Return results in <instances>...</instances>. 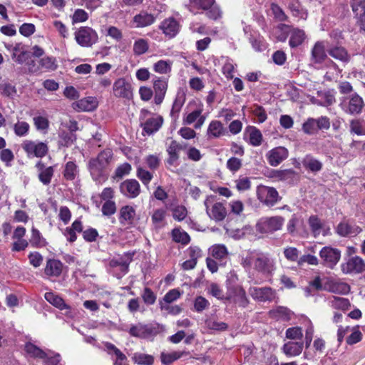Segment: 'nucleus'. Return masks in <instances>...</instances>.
<instances>
[{
	"label": "nucleus",
	"mask_w": 365,
	"mask_h": 365,
	"mask_svg": "<svg viewBox=\"0 0 365 365\" xmlns=\"http://www.w3.org/2000/svg\"><path fill=\"white\" fill-rule=\"evenodd\" d=\"M241 264L247 271L253 269L266 278L272 277L277 269L275 259L269 253L262 252H249L242 258Z\"/></svg>",
	"instance_id": "obj_1"
},
{
	"label": "nucleus",
	"mask_w": 365,
	"mask_h": 365,
	"mask_svg": "<svg viewBox=\"0 0 365 365\" xmlns=\"http://www.w3.org/2000/svg\"><path fill=\"white\" fill-rule=\"evenodd\" d=\"M204 106L200 101H190L182 115V124L185 125L193 124L195 129H200L206 120V116L202 114Z\"/></svg>",
	"instance_id": "obj_2"
},
{
	"label": "nucleus",
	"mask_w": 365,
	"mask_h": 365,
	"mask_svg": "<svg viewBox=\"0 0 365 365\" xmlns=\"http://www.w3.org/2000/svg\"><path fill=\"white\" fill-rule=\"evenodd\" d=\"M112 156V151L108 149L101 152L96 158L89 160L88 169L95 181L100 180L103 176L104 170L109 165Z\"/></svg>",
	"instance_id": "obj_3"
},
{
	"label": "nucleus",
	"mask_w": 365,
	"mask_h": 365,
	"mask_svg": "<svg viewBox=\"0 0 365 365\" xmlns=\"http://www.w3.org/2000/svg\"><path fill=\"white\" fill-rule=\"evenodd\" d=\"M165 327L157 322L149 324L138 323L130 326L128 331L133 337L143 339L153 340L158 334L164 331Z\"/></svg>",
	"instance_id": "obj_4"
},
{
	"label": "nucleus",
	"mask_w": 365,
	"mask_h": 365,
	"mask_svg": "<svg viewBox=\"0 0 365 365\" xmlns=\"http://www.w3.org/2000/svg\"><path fill=\"white\" fill-rule=\"evenodd\" d=\"M139 119L143 132L148 135L157 132L163 123V118L161 115L153 113L146 109L140 110Z\"/></svg>",
	"instance_id": "obj_5"
},
{
	"label": "nucleus",
	"mask_w": 365,
	"mask_h": 365,
	"mask_svg": "<svg viewBox=\"0 0 365 365\" xmlns=\"http://www.w3.org/2000/svg\"><path fill=\"white\" fill-rule=\"evenodd\" d=\"M204 205L206 213L211 220L220 222L226 217L227 212L225 205L219 201L216 196H207L205 200Z\"/></svg>",
	"instance_id": "obj_6"
},
{
	"label": "nucleus",
	"mask_w": 365,
	"mask_h": 365,
	"mask_svg": "<svg viewBox=\"0 0 365 365\" xmlns=\"http://www.w3.org/2000/svg\"><path fill=\"white\" fill-rule=\"evenodd\" d=\"M285 222L282 216L262 217L257 223V231L262 234H272L281 230Z\"/></svg>",
	"instance_id": "obj_7"
},
{
	"label": "nucleus",
	"mask_w": 365,
	"mask_h": 365,
	"mask_svg": "<svg viewBox=\"0 0 365 365\" xmlns=\"http://www.w3.org/2000/svg\"><path fill=\"white\" fill-rule=\"evenodd\" d=\"M215 2V0H190V7L207 11L206 16L209 19L216 20L221 17L222 12Z\"/></svg>",
	"instance_id": "obj_8"
},
{
	"label": "nucleus",
	"mask_w": 365,
	"mask_h": 365,
	"mask_svg": "<svg viewBox=\"0 0 365 365\" xmlns=\"http://www.w3.org/2000/svg\"><path fill=\"white\" fill-rule=\"evenodd\" d=\"M75 39L80 46L90 47L98 41V36L92 28L82 26L75 32Z\"/></svg>",
	"instance_id": "obj_9"
},
{
	"label": "nucleus",
	"mask_w": 365,
	"mask_h": 365,
	"mask_svg": "<svg viewBox=\"0 0 365 365\" xmlns=\"http://www.w3.org/2000/svg\"><path fill=\"white\" fill-rule=\"evenodd\" d=\"M257 195L258 200L268 207L274 206L281 199L274 187L265 185L257 187Z\"/></svg>",
	"instance_id": "obj_10"
},
{
	"label": "nucleus",
	"mask_w": 365,
	"mask_h": 365,
	"mask_svg": "<svg viewBox=\"0 0 365 365\" xmlns=\"http://www.w3.org/2000/svg\"><path fill=\"white\" fill-rule=\"evenodd\" d=\"M133 88L130 80L119 78L113 85V93L115 97L130 100L133 96Z\"/></svg>",
	"instance_id": "obj_11"
},
{
	"label": "nucleus",
	"mask_w": 365,
	"mask_h": 365,
	"mask_svg": "<svg viewBox=\"0 0 365 365\" xmlns=\"http://www.w3.org/2000/svg\"><path fill=\"white\" fill-rule=\"evenodd\" d=\"M319 257L323 264L330 269H334L340 261L341 251L331 246H325L319 251Z\"/></svg>",
	"instance_id": "obj_12"
},
{
	"label": "nucleus",
	"mask_w": 365,
	"mask_h": 365,
	"mask_svg": "<svg viewBox=\"0 0 365 365\" xmlns=\"http://www.w3.org/2000/svg\"><path fill=\"white\" fill-rule=\"evenodd\" d=\"M21 147L29 157L42 158L45 156L48 150L46 143L43 142H34L32 140H24Z\"/></svg>",
	"instance_id": "obj_13"
},
{
	"label": "nucleus",
	"mask_w": 365,
	"mask_h": 365,
	"mask_svg": "<svg viewBox=\"0 0 365 365\" xmlns=\"http://www.w3.org/2000/svg\"><path fill=\"white\" fill-rule=\"evenodd\" d=\"M341 271L344 274H359L365 271V262L359 256L349 258L341 265Z\"/></svg>",
	"instance_id": "obj_14"
},
{
	"label": "nucleus",
	"mask_w": 365,
	"mask_h": 365,
	"mask_svg": "<svg viewBox=\"0 0 365 365\" xmlns=\"http://www.w3.org/2000/svg\"><path fill=\"white\" fill-rule=\"evenodd\" d=\"M288 150L279 146L269 150L266 154L267 160L271 166L276 167L288 158Z\"/></svg>",
	"instance_id": "obj_15"
},
{
	"label": "nucleus",
	"mask_w": 365,
	"mask_h": 365,
	"mask_svg": "<svg viewBox=\"0 0 365 365\" xmlns=\"http://www.w3.org/2000/svg\"><path fill=\"white\" fill-rule=\"evenodd\" d=\"M120 191L125 197L133 199L140 195V186L136 180L128 179L120 183Z\"/></svg>",
	"instance_id": "obj_16"
},
{
	"label": "nucleus",
	"mask_w": 365,
	"mask_h": 365,
	"mask_svg": "<svg viewBox=\"0 0 365 365\" xmlns=\"http://www.w3.org/2000/svg\"><path fill=\"white\" fill-rule=\"evenodd\" d=\"M227 298L242 307H245L248 304L245 291L240 285L230 286Z\"/></svg>",
	"instance_id": "obj_17"
},
{
	"label": "nucleus",
	"mask_w": 365,
	"mask_h": 365,
	"mask_svg": "<svg viewBox=\"0 0 365 365\" xmlns=\"http://www.w3.org/2000/svg\"><path fill=\"white\" fill-rule=\"evenodd\" d=\"M168 89V79L163 77L155 76L153 79L154 101L160 105L163 101Z\"/></svg>",
	"instance_id": "obj_18"
},
{
	"label": "nucleus",
	"mask_w": 365,
	"mask_h": 365,
	"mask_svg": "<svg viewBox=\"0 0 365 365\" xmlns=\"http://www.w3.org/2000/svg\"><path fill=\"white\" fill-rule=\"evenodd\" d=\"M129 262H127L119 257L118 259H112L108 263V271L112 273L118 279H120L128 271Z\"/></svg>",
	"instance_id": "obj_19"
},
{
	"label": "nucleus",
	"mask_w": 365,
	"mask_h": 365,
	"mask_svg": "<svg viewBox=\"0 0 365 365\" xmlns=\"http://www.w3.org/2000/svg\"><path fill=\"white\" fill-rule=\"evenodd\" d=\"M308 224L314 237L320 234L327 236L330 234V228L317 215H312L308 220Z\"/></svg>",
	"instance_id": "obj_20"
},
{
	"label": "nucleus",
	"mask_w": 365,
	"mask_h": 365,
	"mask_svg": "<svg viewBox=\"0 0 365 365\" xmlns=\"http://www.w3.org/2000/svg\"><path fill=\"white\" fill-rule=\"evenodd\" d=\"M34 62L31 61L29 63V70L30 72L34 73L38 70H42L46 72L53 71L58 68V64L56 58L53 56H46L41 58L38 61V66L34 68Z\"/></svg>",
	"instance_id": "obj_21"
},
{
	"label": "nucleus",
	"mask_w": 365,
	"mask_h": 365,
	"mask_svg": "<svg viewBox=\"0 0 365 365\" xmlns=\"http://www.w3.org/2000/svg\"><path fill=\"white\" fill-rule=\"evenodd\" d=\"M344 111L349 114H358L361 112L364 106V101L357 93H354L349 98V101L342 103Z\"/></svg>",
	"instance_id": "obj_22"
},
{
	"label": "nucleus",
	"mask_w": 365,
	"mask_h": 365,
	"mask_svg": "<svg viewBox=\"0 0 365 365\" xmlns=\"http://www.w3.org/2000/svg\"><path fill=\"white\" fill-rule=\"evenodd\" d=\"M362 229L355 223L341 222L336 228V232L341 237H354L359 234Z\"/></svg>",
	"instance_id": "obj_23"
},
{
	"label": "nucleus",
	"mask_w": 365,
	"mask_h": 365,
	"mask_svg": "<svg viewBox=\"0 0 365 365\" xmlns=\"http://www.w3.org/2000/svg\"><path fill=\"white\" fill-rule=\"evenodd\" d=\"M249 293L253 299L261 302L272 301L275 297L274 292L269 287H251Z\"/></svg>",
	"instance_id": "obj_24"
},
{
	"label": "nucleus",
	"mask_w": 365,
	"mask_h": 365,
	"mask_svg": "<svg viewBox=\"0 0 365 365\" xmlns=\"http://www.w3.org/2000/svg\"><path fill=\"white\" fill-rule=\"evenodd\" d=\"M98 105V101L96 97H86L79 101H75L72 107L77 111L89 112L94 110Z\"/></svg>",
	"instance_id": "obj_25"
},
{
	"label": "nucleus",
	"mask_w": 365,
	"mask_h": 365,
	"mask_svg": "<svg viewBox=\"0 0 365 365\" xmlns=\"http://www.w3.org/2000/svg\"><path fill=\"white\" fill-rule=\"evenodd\" d=\"M180 27L178 21L173 17L165 19L160 26L163 33L169 38L174 37L179 32Z\"/></svg>",
	"instance_id": "obj_26"
},
{
	"label": "nucleus",
	"mask_w": 365,
	"mask_h": 365,
	"mask_svg": "<svg viewBox=\"0 0 365 365\" xmlns=\"http://www.w3.org/2000/svg\"><path fill=\"white\" fill-rule=\"evenodd\" d=\"M63 263L56 259H48L44 268V274L48 277H58L63 271Z\"/></svg>",
	"instance_id": "obj_27"
},
{
	"label": "nucleus",
	"mask_w": 365,
	"mask_h": 365,
	"mask_svg": "<svg viewBox=\"0 0 365 365\" xmlns=\"http://www.w3.org/2000/svg\"><path fill=\"white\" fill-rule=\"evenodd\" d=\"M36 167L38 171V177L40 182L44 185H49L54 173L53 167H45L44 164L41 161L38 162Z\"/></svg>",
	"instance_id": "obj_28"
},
{
	"label": "nucleus",
	"mask_w": 365,
	"mask_h": 365,
	"mask_svg": "<svg viewBox=\"0 0 365 365\" xmlns=\"http://www.w3.org/2000/svg\"><path fill=\"white\" fill-rule=\"evenodd\" d=\"M182 150V145L175 140H172L167 148L168 158L166 160L169 165H177L180 158V152Z\"/></svg>",
	"instance_id": "obj_29"
},
{
	"label": "nucleus",
	"mask_w": 365,
	"mask_h": 365,
	"mask_svg": "<svg viewBox=\"0 0 365 365\" xmlns=\"http://www.w3.org/2000/svg\"><path fill=\"white\" fill-rule=\"evenodd\" d=\"M79 168L74 161H68L63 166V178L66 181H74L79 177Z\"/></svg>",
	"instance_id": "obj_30"
},
{
	"label": "nucleus",
	"mask_w": 365,
	"mask_h": 365,
	"mask_svg": "<svg viewBox=\"0 0 365 365\" xmlns=\"http://www.w3.org/2000/svg\"><path fill=\"white\" fill-rule=\"evenodd\" d=\"M135 216V210L130 205L123 206L119 211V222L123 225H130Z\"/></svg>",
	"instance_id": "obj_31"
},
{
	"label": "nucleus",
	"mask_w": 365,
	"mask_h": 365,
	"mask_svg": "<svg viewBox=\"0 0 365 365\" xmlns=\"http://www.w3.org/2000/svg\"><path fill=\"white\" fill-rule=\"evenodd\" d=\"M104 346L109 354H114L115 356L113 365H128L126 356L114 344L106 342Z\"/></svg>",
	"instance_id": "obj_32"
},
{
	"label": "nucleus",
	"mask_w": 365,
	"mask_h": 365,
	"mask_svg": "<svg viewBox=\"0 0 365 365\" xmlns=\"http://www.w3.org/2000/svg\"><path fill=\"white\" fill-rule=\"evenodd\" d=\"M155 21V16L146 11H141L133 17L135 27L143 28L150 26Z\"/></svg>",
	"instance_id": "obj_33"
},
{
	"label": "nucleus",
	"mask_w": 365,
	"mask_h": 365,
	"mask_svg": "<svg viewBox=\"0 0 365 365\" xmlns=\"http://www.w3.org/2000/svg\"><path fill=\"white\" fill-rule=\"evenodd\" d=\"M245 135L248 138V142L253 146H259L262 142V134L261 131L255 126H247Z\"/></svg>",
	"instance_id": "obj_34"
},
{
	"label": "nucleus",
	"mask_w": 365,
	"mask_h": 365,
	"mask_svg": "<svg viewBox=\"0 0 365 365\" xmlns=\"http://www.w3.org/2000/svg\"><path fill=\"white\" fill-rule=\"evenodd\" d=\"M326 58L327 54L324 42L317 41L312 50V61L314 63H321Z\"/></svg>",
	"instance_id": "obj_35"
},
{
	"label": "nucleus",
	"mask_w": 365,
	"mask_h": 365,
	"mask_svg": "<svg viewBox=\"0 0 365 365\" xmlns=\"http://www.w3.org/2000/svg\"><path fill=\"white\" fill-rule=\"evenodd\" d=\"M353 12L359 19L360 29L365 33V0L351 4Z\"/></svg>",
	"instance_id": "obj_36"
},
{
	"label": "nucleus",
	"mask_w": 365,
	"mask_h": 365,
	"mask_svg": "<svg viewBox=\"0 0 365 365\" xmlns=\"http://www.w3.org/2000/svg\"><path fill=\"white\" fill-rule=\"evenodd\" d=\"M185 99L186 96L184 92H178L170 110V116L173 120H176L178 118L179 113L185 102Z\"/></svg>",
	"instance_id": "obj_37"
},
{
	"label": "nucleus",
	"mask_w": 365,
	"mask_h": 365,
	"mask_svg": "<svg viewBox=\"0 0 365 365\" xmlns=\"http://www.w3.org/2000/svg\"><path fill=\"white\" fill-rule=\"evenodd\" d=\"M317 97L320 98V99L312 98L311 99V101L313 103L321 106L327 107L332 105L335 102L334 96L331 94L329 91H318Z\"/></svg>",
	"instance_id": "obj_38"
},
{
	"label": "nucleus",
	"mask_w": 365,
	"mask_h": 365,
	"mask_svg": "<svg viewBox=\"0 0 365 365\" xmlns=\"http://www.w3.org/2000/svg\"><path fill=\"white\" fill-rule=\"evenodd\" d=\"M304 347L303 342H287L283 345V352L289 356H296L299 355Z\"/></svg>",
	"instance_id": "obj_39"
},
{
	"label": "nucleus",
	"mask_w": 365,
	"mask_h": 365,
	"mask_svg": "<svg viewBox=\"0 0 365 365\" xmlns=\"http://www.w3.org/2000/svg\"><path fill=\"white\" fill-rule=\"evenodd\" d=\"M210 255L215 259L223 260L227 258L228 251L225 245L216 244L209 248Z\"/></svg>",
	"instance_id": "obj_40"
},
{
	"label": "nucleus",
	"mask_w": 365,
	"mask_h": 365,
	"mask_svg": "<svg viewBox=\"0 0 365 365\" xmlns=\"http://www.w3.org/2000/svg\"><path fill=\"white\" fill-rule=\"evenodd\" d=\"M44 297L47 302L61 310L70 309L69 306L65 303L64 300L53 292H46Z\"/></svg>",
	"instance_id": "obj_41"
},
{
	"label": "nucleus",
	"mask_w": 365,
	"mask_h": 365,
	"mask_svg": "<svg viewBox=\"0 0 365 365\" xmlns=\"http://www.w3.org/2000/svg\"><path fill=\"white\" fill-rule=\"evenodd\" d=\"M272 317L282 321H289L291 319L292 312L284 307H279L274 309H272L269 312Z\"/></svg>",
	"instance_id": "obj_42"
},
{
	"label": "nucleus",
	"mask_w": 365,
	"mask_h": 365,
	"mask_svg": "<svg viewBox=\"0 0 365 365\" xmlns=\"http://www.w3.org/2000/svg\"><path fill=\"white\" fill-rule=\"evenodd\" d=\"M225 134V128L220 121L212 120L207 128V135L212 138H219Z\"/></svg>",
	"instance_id": "obj_43"
},
{
	"label": "nucleus",
	"mask_w": 365,
	"mask_h": 365,
	"mask_svg": "<svg viewBox=\"0 0 365 365\" xmlns=\"http://www.w3.org/2000/svg\"><path fill=\"white\" fill-rule=\"evenodd\" d=\"M303 166L312 172H319L322 168V163L311 155H306L302 160Z\"/></svg>",
	"instance_id": "obj_44"
},
{
	"label": "nucleus",
	"mask_w": 365,
	"mask_h": 365,
	"mask_svg": "<svg viewBox=\"0 0 365 365\" xmlns=\"http://www.w3.org/2000/svg\"><path fill=\"white\" fill-rule=\"evenodd\" d=\"M0 94L4 97L13 99L17 95V89L15 85L4 81L0 83Z\"/></svg>",
	"instance_id": "obj_45"
},
{
	"label": "nucleus",
	"mask_w": 365,
	"mask_h": 365,
	"mask_svg": "<svg viewBox=\"0 0 365 365\" xmlns=\"http://www.w3.org/2000/svg\"><path fill=\"white\" fill-rule=\"evenodd\" d=\"M305 38L304 31L298 29H294L291 32L289 38V46L292 48L297 47L301 45Z\"/></svg>",
	"instance_id": "obj_46"
},
{
	"label": "nucleus",
	"mask_w": 365,
	"mask_h": 365,
	"mask_svg": "<svg viewBox=\"0 0 365 365\" xmlns=\"http://www.w3.org/2000/svg\"><path fill=\"white\" fill-rule=\"evenodd\" d=\"M329 290L334 294H346L350 291V286L342 282H333L329 285Z\"/></svg>",
	"instance_id": "obj_47"
},
{
	"label": "nucleus",
	"mask_w": 365,
	"mask_h": 365,
	"mask_svg": "<svg viewBox=\"0 0 365 365\" xmlns=\"http://www.w3.org/2000/svg\"><path fill=\"white\" fill-rule=\"evenodd\" d=\"M34 125L36 129L41 133L46 134L49 128L48 119L42 115H36L33 118Z\"/></svg>",
	"instance_id": "obj_48"
},
{
	"label": "nucleus",
	"mask_w": 365,
	"mask_h": 365,
	"mask_svg": "<svg viewBox=\"0 0 365 365\" xmlns=\"http://www.w3.org/2000/svg\"><path fill=\"white\" fill-rule=\"evenodd\" d=\"M173 62L170 60H160L153 64V70L160 74H168L171 71Z\"/></svg>",
	"instance_id": "obj_49"
},
{
	"label": "nucleus",
	"mask_w": 365,
	"mask_h": 365,
	"mask_svg": "<svg viewBox=\"0 0 365 365\" xmlns=\"http://www.w3.org/2000/svg\"><path fill=\"white\" fill-rule=\"evenodd\" d=\"M222 73L227 78H232L234 77V71L235 68V64L233 62V60L227 58L223 57L222 58Z\"/></svg>",
	"instance_id": "obj_50"
},
{
	"label": "nucleus",
	"mask_w": 365,
	"mask_h": 365,
	"mask_svg": "<svg viewBox=\"0 0 365 365\" xmlns=\"http://www.w3.org/2000/svg\"><path fill=\"white\" fill-rule=\"evenodd\" d=\"M172 237L175 242L181 243L182 245H187L190 241L189 235L180 228L173 230Z\"/></svg>",
	"instance_id": "obj_51"
},
{
	"label": "nucleus",
	"mask_w": 365,
	"mask_h": 365,
	"mask_svg": "<svg viewBox=\"0 0 365 365\" xmlns=\"http://www.w3.org/2000/svg\"><path fill=\"white\" fill-rule=\"evenodd\" d=\"M205 327L210 330L216 331H225L228 328V325L223 322H219L214 318H208L205 322Z\"/></svg>",
	"instance_id": "obj_52"
},
{
	"label": "nucleus",
	"mask_w": 365,
	"mask_h": 365,
	"mask_svg": "<svg viewBox=\"0 0 365 365\" xmlns=\"http://www.w3.org/2000/svg\"><path fill=\"white\" fill-rule=\"evenodd\" d=\"M149 48L148 40L138 38L133 43V51L135 55L140 56L145 53Z\"/></svg>",
	"instance_id": "obj_53"
},
{
	"label": "nucleus",
	"mask_w": 365,
	"mask_h": 365,
	"mask_svg": "<svg viewBox=\"0 0 365 365\" xmlns=\"http://www.w3.org/2000/svg\"><path fill=\"white\" fill-rule=\"evenodd\" d=\"M132 359L135 364L140 365H152L154 362V358L152 355L140 352L135 353Z\"/></svg>",
	"instance_id": "obj_54"
},
{
	"label": "nucleus",
	"mask_w": 365,
	"mask_h": 365,
	"mask_svg": "<svg viewBox=\"0 0 365 365\" xmlns=\"http://www.w3.org/2000/svg\"><path fill=\"white\" fill-rule=\"evenodd\" d=\"M25 350L31 357L44 359L46 356V353L44 351L32 343L26 344Z\"/></svg>",
	"instance_id": "obj_55"
},
{
	"label": "nucleus",
	"mask_w": 365,
	"mask_h": 365,
	"mask_svg": "<svg viewBox=\"0 0 365 365\" xmlns=\"http://www.w3.org/2000/svg\"><path fill=\"white\" fill-rule=\"evenodd\" d=\"M185 354H187L185 351H173L171 353L163 352L160 355V359L163 364L168 365L181 358Z\"/></svg>",
	"instance_id": "obj_56"
},
{
	"label": "nucleus",
	"mask_w": 365,
	"mask_h": 365,
	"mask_svg": "<svg viewBox=\"0 0 365 365\" xmlns=\"http://www.w3.org/2000/svg\"><path fill=\"white\" fill-rule=\"evenodd\" d=\"M14 133L19 137H24L28 135L30 125L29 124L24 120H18L13 125Z\"/></svg>",
	"instance_id": "obj_57"
},
{
	"label": "nucleus",
	"mask_w": 365,
	"mask_h": 365,
	"mask_svg": "<svg viewBox=\"0 0 365 365\" xmlns=\"http://www.w3.org/2000/svg\"><path fill=\"white\" fill-rule=\"evenodd\" d=\"M29 241L33 247H43L46 244V240L42 237L41 232L35 227H32L31 229V236Z\"/></svg>",
	"instance_id": "obj_58"
},
{
	"label": "nucleus",
	"mask_w": 365,
	"mask_h": 365,
	"mask_svg": "<svg viewBox=\"0 0 365 365\" xmlns=\"http://www.w3.org/2000/svg\"><path fill=\"white\" fill-rule=\"evenodd\" d=\"M58 136L60 144L66 147L71 146L76 140V135L71 132L61 131Z\"/></svg>",
	"instance_id": "obj_59"
},
{
	"label": "nucleus",
	"mask_w": 365,
	"mask_h": 365,
	"mask_svg": "<svg viewBox=\"0 0 365 365\" xmlns=\"http://www.w3.org/2000/svg\"><path fill=\"white\" fill-rule=\"evenodd\" d=\"M295 172L292 169L276 170L272 171V177L279 180H287L294 178Z\"/></svg>",
	"instance_id": "obj_60"
},
{
	"label": "nucleus",
	"mask_w": 365,
	"mask_h": 365,
	"mask_svg": "<svg viewBox=\"0 0 365 365\" xmlns=\"http://www.w3.org/2000/svg\"><path fill=\"white\" fill-rule=\"evenodd\" d=\"M329 302L333 308L337 309L346 310L350 307V302L346 298L333 297Z\"/></svg>",
	"instance_id": "obj_61"
},
{
	"label": "nucleus",
	"mask_w": 365,
	"mask_h": 365,
	"mask_svg": "<svg viewBox=\"0 0 365 365\" xmlns=\"http://www.w3.org/2000/svg\"><path fill=\"white\" fill-rule=\"evenodd\" d=\"M329 54L338 60L342 61H349V55L346 51L342 47H334L329 50Z\"/></svg>",
	"instance_id": "obj_62"
},
{
	"label": "nucleus",
	"mask_w": 365,
	"mask_h": 365,
	"mask_svg": "<svg viewBox=\"0 0 365 365\" xmlns=\"http://www.w3.org/2000/svg\"><path fill=\"white\" fill-rule=\"evenodd\" d=\"M165 216L166 211L165 209H156L153 211L151 220L155 227L158 228L161 227L162 222L165 220Z\"/></svg>",
	"instance_id": "obj_63"
},
{
	"label": "nucleus",
	"mask_w": 365,
	"mask_h": 365,
	"mask_svg": "<svg viewBox=\"0 0 365 365\" xmlns=\"http://www.w3.org/2000/svg\"><path fill=\"white\" fill-rule=\"evenodd\" d=\"M136 175L143 182V184L146 186L148 185V184L153 178V175L152 173L143 168L142 167H138L137 168Z\"/></svg>",
	"instance_id": "obj_64"
}]
</instances>
